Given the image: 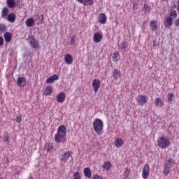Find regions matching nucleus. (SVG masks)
I'll use <instances>...</instances> for the list:
<instances>
[{"label": "nucleus", "instance_id": "4be33fe9", "mask_svg": "<svg viewBox=\"0 0 179 179\" xmlns=\"http://www.w3.org/2000/svg\"><path fill=\"white\" fill-rule=\"evenodd\" d=\"M52 93V86L46 87L45 90L43 91L44 96H51Z\"/></svg>", "mask_w": 179, "mask_h": 179}, {"label": "nucleus", "instance_id": "393cba45", "mask_svg": "<svg viewBox=\"0 0 179 179\" xmlns=\"http://www.w3.org/2000/svg\"><path fill=\"white\" fill-rule=\"evenodd\" d=\"M150 29L152 31H156V30H157V21L152 20L150 22Z\"/></svg>", "mask_w": 179, "mask_h": 179}, {"label": "nucleus", "instance_id": "864d4df0", "mask_svg": "<svg viewBox=\"0 0 179 179\" xmlns=\"http://www.w3.org/2000/svg\"><path fill=\"white\" fill-rule=\"evenodd\" d=\"M165 1H167V0H165Z\"/></svg>", "mask_w": 179, "mask_h": 179}, {"label": "nucleus", "instance_id": "ea45409f", "mask_svg": "<svg viewBox=\"0 0 179 179\" xmlns=\"http://www.w3.org/2000/svg\"><path fill=\"white\" fill-rule=\"evenodd\" d=\"M5 30H6V25L0 24V31H5Z\"/></svg>", "mask_w": 179, "mask_h": 179}, {"label": "nucleus", "instance_id": "72a5a7b5", "mask_svg": "<svg viewBox=\"0 0 179 179\" xmlns=\"http://www.w3.org/2000/svg\"><path fill=\"white\" fill-rule=\"evenodd\" d=\"M9 141H10V136L8 133L4 134V139H3V143H9Z\"/></svg>", "mask_w": 179, "mask_h": 179}, {"label": "nucleus", "instance_id": "6ab92c4d", "mask_svg": "<svg viewBox=\"0 0 179 179\" xmlns=\"http://www.w3.org/2000/svg\"><path fill=\"white\" fill-rule=\"evenodd\" d=\"M111 167H113V165L110 161L105 162L102 165V169H103V170H106V171L110 170Z\"/></svg>", "mask_w": 179, "mask_h": 179}, {"label": "nucleus", "instance_id": "bb28decb", "mask_svg": "<svg viewBox=\"0 0 179 179\" xmlns=\"http://www.w3.org/2000/svg\"><path fill=\"white\" fill-rule=\"evenodd\" d=\"M6 3L7 6L10 8H15V6H16V1H15V0H7Z\"/></svg>", "mask_w": 179, "mask_h": 179}, {"label": "nucleus", "instance_id": "dca6fc26", "mask_svg": "<svg viewBox=\"0 0 179 179\" xmlns=\"http://www.w3.org/2000/svg\"><path fill=\"white\" fill-rule=\"evenodd\" d=\"M6 20L10 23H15V21L16 20V15L13 13H9Z\"/></svg>", "mask_w": 179, "mask_h": 179}, {"label": "nucleus", "instance_id": "2f4dec72", "mask_svg": "<svg viewBox=\"0 0 179 179\" xmlns=\"http://www.w3.org/2000/svg\"><path fill=\"white\" fill-rule=\"evenodd\" d=\"M166 22H165V24L166 23H167L168 26H173V17L168 16L166 19Z\"/></svg>", "mask_w": 179, "mask_h": 179}, {"label": "nucleus", "instance_id": "7c9ffc66", "mask_svg": "<svg viewBox=\"0 0 179 179\" xmlns=\"http://www.w3.org/2000/svg\"><path fill=\"white\" fill-rule=\"evenodd\" d=\"M114 62H118L120 61V53L118 52H115L112 57Z\"/></svg>", "mask_w": 179, "mask_h": 179}, {"label": "nucleus", "instance_id": "37998d69", "mask_svg": "<svg viewBox=\"0 0 179 179\" xmlns=\"http://www.w3.org/2000/svg\"><path fill=\"white\" fill-rule=\"evenodd\" d=\"M38 17H39L40 23L43 24V22H44V15H41Z\"/></svg>", "mask_w": 179, "mask_h": 179}, {"label": "nucleus", "instance_id": "49530a36", "mask_svg": "<svg viewBox=\"0 0 179 179\" xmlns=\"http://www.w3.org/2000/svg\"><path fill=\"white\" fill-rule=\"evenodd\" d=\"M175 26L179 27V17L175 21Z\"/></svg>", "mask_w": 179, "mask_h": 179}, {"label": "nucleus", "instance_id": "f3484780", "mask_svg": "<svg viewBox=\"0 0 179 179\" xmlns=\"http://www.w3.org/2000/svg\"><path fill=\"white\" fill-rule=\"evenodd\" d=\"M101 40H103V35H101V34L96 32L94 34V43H100Z\"/></svg>", "mask_w": 179, "mask_h": 179}, {"label": "nucleus", "instance_id": "2eb2a0df", "mask_svg": "<svg viewBox=\"0 0 179 179\" xmlns=\"http://www.w3.org/2000/svg\"><path fill=\"white\" fill-rule=\"evenodd\" d=\"M69 157H71V152L67 151V152H64L61 155L60 160H61V162H66L68 160V159H69Z\"/></svg>", "mask_w": 179, "mask_h": 179}, {"label": "nucleus", "instance_id": "0eeeda50", "mask_svg": "<svg viewBox=\"0 0 179 179\" xmlns=\"http://www.w3.org/2000/svg\"><path fill=\"white\" fill-rule=\"evenodd\" d=\"M146 103H148V96L146 95H140L138 99V104L144 106Z\"/></svg>", "mask_w": 179, "mask_h": 179}, {"label": "nucleus", "instance_id": "6e6552de", "mask_svg": "<svg viewBox=\"0 0 179 179\" xmlns=\"http://www.w3.org/2000/svg\"><path fill=\"white\" fill-rule=\"evenodd\" d=\"M17 85L19 87H24V86H26V78L18 77L17 79Z\"/></svg>", "mask_w": 179, "mask_h": 179}, {"label": "nucleus", "instance_id": "3c124183", "mask_svg": "<svg viewBox=\"0 0 179 179\" xmlns=\"http://www.w3.org/2000/svg\"><path fill=\"white\" fill-rule=\"evenodd\" d=\"M0 99H2V92L0 91Z\"/></svg>", "mask_w": 179, "mask_h": 179}, {"label": "nucleus", "instance_id": "b1692460", "mask_svg": "<svg viewBox=\"0 0 179 179\" xmlns=\"http://www.w3.org/2000/svg\"><path fill=\"white\" fill-rule=\"evenodd\" d=\"M3 36L6 43H10L12 41V34L10 32H6Z\"/></svg>", "mask_w": 179, "mask_h": 179}, {"label": "nucleus", "instance_id": "c756f323", "mask_svg": "<svg viewBox=\"0 0 179 179\" xmlns=\"http://www.w3.org/2000/svg\"><path fill=\"white\" fill-rule=\"evenodd\" d=\"M128 48V43L127 42H122L120 45V50L121 51H123V52H125V50Z\"/></svg>", "mask_w": 179, "mask_h": 179}, {"label": "nucleus", "instance_id": "603ef678", "mask_svg": "<svg viewBox=\"0 0 179 179\" xmlns=\"http://www.w3.org/2000/svg\"><path fill=\"white\" fill-rule=\"evenodd\" d=\"M28 179H33V176H29Z\"/></svg>", "mask_w": 179, "mask_h": 179}, {"label": "nucleus", "instance_id": "de8ad7c7", "mask_svg": "<svg viewBox=\"0 0 179 179\" xmlns=\"http://www.w3.org/2000/svg\"><path fill=\"white\" fill-rule=\"evenodd\" d=\"M153 47H157V43H156V41H153Z\"/></svg>", "mask_w": 179, "mask_h": 179}, {"label": "nucleus", "instance_id": "f704fd0d", "mask_svg": "<svg viewBox=\"0 0 179 179\" xmlns=\"http://www.w3.org/2000/svg\"><path fill=\"white\" fill-rule=\"evenodd\" d=\"M170 16L176 19V17H177V11L174 9L171 10Z\"/></svg>", "mask_w": 179, "mask_h": 179}, {"label": "nucleus", "instance_id": "f257e3e1", "mask_svg": "<svg viewBox=\"0 0 179 179\" xmlns=\"http://www.w3.org/2000/svg\"><path fill=\"white\" fill-rule=\"evenodd\" d=\"M66 127L62 124L57 128V134L55 135V141L57 143H61L64 138L66 136Z\"/></svg>", "mask_w": 179, "mask_h": 179}, {"label": "nucleus", "instance_id": "c85d7f7f", "mask_svg": "<svg viewBox=\"0 0 179 179\" xmlns=\"http://www.w3.org/2000/svg\"><path fill=\"white\" fill-rule=\"evenodd\" d=\"M45 149L47 150V152H51V150L54 149V146L52 145V143H48L45 145Z\"/></svg>", "mask_w": 179, "mask_h": 179}, {"label": "nucleus", "instance_id": "a878e982", "mask_svg": "<svg viewBox=\"0 0 179 179\" xmlns=\"http://www.w3.org/2000/svg\"><path fill=\"white\" fill-rule=\"evenodd\" d=\"M115 142L116 148H121V146H122V145H124V141H122V138H116Z\"/></svg>", "mask_w": 179, "mask_h": 179}, {"label": "nucleus", "instance_id": "a211bd4d", "mask_svg": "<svg viewBox=\"0 0 179 179\" xmlns=\"http://www.w3.org/2000/svg\"><path fill=\"white\" fill-rule=\"evenodd\" d=\"M9 15V8L4 7L1 10V17L2 19H6Z\"/></svg>", "mask_w": 179, "mask_h": 179}, {"label": "nucleus", "instance_id": "58836bf2", "mask_svg": "<svg viewBox=\"0 0 179 179\" xmlns=\"http://www.w3.org/2000/svg\"><path fill=\"white\" fill-rule=\"evenodd\" d=\"M132 3H133L134 10H136V9H138V8H139V4L136 2V1H133Z\"/></svg>", "mask_w": 179, "mask_h": 179}, {"label": "nucleus", "instance_id": "aec40b11", "mask_svg": "<svg viewBox=\"0 0 179 179\" xmlns=\"http://www.w3.org/2000/svg\"><path fill=\"white\" fill-rule=\"evenodd\" d=\"M84 176L87 178H92V170H90V168H85L83 170Z\"/></svg>", "mask_w": 179, "mask_h": 179}, {"label": "nucleus", "instance_id": "ddd939ff", "mask_svg": "<svg viewBox=\"0 0 179 179\" xmlns=\"http://www.w3.org/2000/svg\"><path fill=\"white\" fill-rule=\"evenodd\" d=\"M64 62L68 65H72V62H73V57H72V55H71L69 54H66L64 56Z\"/></svg>", "mask_w": 179, "mask_h": 179}, {"label": "nucleus", "instance_id": "7ed1b4c3", "mask_svg": "<svg viewBox=\"0 0 179 179\" xmlns=\"http://www.w3.org/2000/svg\"><path fill=\"white\" fill-rule=\"evenodd\" d=\"M175 164L176 161H174L173 158H169V159L165 161L163 171L164 176H169V173H170V169H173V166Z\"/></svg>", "mask_w": 179, "mask_h": 179}, {"label": "nucleus", "instance_id": "9b49d317", "mask_svg": "<svg viewBox=\"0 0 179 179\" xmlns=\"http://www.w3.org/2000/svg\"><path fill=\"white\" fill-rule=\"evenodd\" d=\"M79 3H82L84 6H92L94 1L93 0H76Z\"/></svg>", "mask_w": 179, "mask_h": 179}, {"label": "nucleus", "instance_id": "a19ab883", "mask_svg": "<svg viewBox=\"0 0 179 179\" xmlns=\"http://www.w3.org/2000/svg\"><path fill=\"white\" fill-rule=\"evenodd\" d=\"M69 43H70V45H75L76 44L75 36H73L71 38Z\"/></svg>", "mask_w": 179, "mask_h": 179}, {"label": "nucleus", "instance_id": "412c9836", "mask_svg": "<svg viewBox=\"0 0 179 179\" xmlns=\"http://www.w3.org/2000/svg\"><path fill=\"white\" fill-rule=\"evenodd\" d=\"M112 76L114 79H118V78H121V71L119 69H114L113 72L112 73Z\"/></svg>", "mask_w": 179, "mask_h": 179}, {"label": "nucleus", "instance_id": "5701e85b", "mask_svg": "<svg viewBox=\"0 0 179 179\" xmlns=\"http://www.w3.org/2000/svg\"><path fill=\"white\" fill-rule=\"evenodd\" d=\"M35 23L36 22L34 21V20H33V18H29L25 22V24L27 27H33Z\"/></svg>", "mask_w": 179, "mask_h": 179}, {"label": "nucleus", "instance_id": "473e14b6", "mask_svg": "<svg viewBox=\"0 0 179 179\" xmlns=\"http://www.w3.org/2000/svg\"><path fill=\"white\" fill-rule=\"evenodd\" d=\"M143 10L145 13H150V10H152V8L148 4L145 3L143 6Z\"/></svg>", "mask_w": 179, "mask_h": 179}, {"label": "nucleus", "instance_id": "423d86ee", "mask_svg": "<svg viewBox=\"0 0 179 179\" xmlns=\"http://www.w3.org/2000/svg\"><path fill=\"white\" fill-rule=\"evenodd\" d=\"M150 174V167L149 166V164H146L143 169L142 177L143 179H148L149 178Z\"/></svg>", "mask_w": 179, "mask_h": 179}, {"label": "nucleus", "instance_id": "20e7f679", "mask_svg": "<svg viewBox=\"0 0 179 179\" xmlns=\"http://www.w3.org/2000/svg\"><path fill=\"white\" fill-rule=\"evenodd\" d=\"M157 145L161 149H166L170 146V140L166 136H162L158 139Z\"/></svg>", "mask_w": 179, "mask_h": 179}, {"label": "nucleus", "instance_id": "f8f14e48", "mask_svg": "<svg viewBox=\"0 0 179 179\" xmlns=\"http://www.w3.org/2000/svg\"><path fill=\"white\" fill-rule=\"evenodd\" d=\"M65 99H66V94L64 92H60L57 96V101L58 103H64V101H65Z\"/></svg>", "mask_w": 179, "mask_h": 179}, {"label": "nucleus", "instance_id": "4468645a", "mask_svg": "<svg viewBox=\"0 0 179 179\" xmlns=\"http://www.w3.org/2000/svg\"><path fill=\"white\" fill-rule=\"evenodd\" d=\"M58 79H59V76L57 74H55V75L49 77L46 80V83H54L55 82V80H58Z\"/></svg>", "mask_w": 179, "mask_h": 179}, {"label": "nucleus", "instance_id": "8fccbe9b", "mask_svg": "<svg viewBox=\"0 0 179 179\" xmlns=\"http://www.w3.org/2000/svg\"><path fill=\"white\" fill-rule=\"evenodd\" d=\"M123 179H129V176H123Z\"/></svg>", "mask_w": 179, "mask_h": 179}, {"label": "nucleus", "instance_id": "c03bdc74", "mask_svg": "<svg viewBox=\"0 0 179 179\" xmlns=\"http://www.w3.org/2000/svg\"><path fill=\"white\" fill-rule=\"evenodd\" d=\"M15 121H16V122L20 124V122H21V121H22V117L20 116H17L15 118Z\"/></svg>", "mask_w": 179, "mask_h": 179}, {"label": "nucleus", "instance_id": "39448f33", "mask_svg": "<svg viewBox=\"0 0 179 179\" xmlns=\"http://www.w3.org/2000/svg\"><path fill=\"white\" fill-rule=\"evenodd\" d=\"M27 40L29 43V45L32 47V48H34L35 50L40 48L38 41H37L33 35L29 36Z\"/></svg>", "mask_w": 179, "mask_h": 179}, {"label": "nucleus", "instance_id": "f03ea898", "mask_svg": "<svg viewBox=\"0 0 179 179\" xmlns=\"http://www.w3.org/2000/svg\"><path fill=\"white\" fill-rule=\"evenodd\" d=\"M94 130L96 131L97 135H103V127L104 124L103 121L99 118L95 119L92 123Z\"/></svg>", "mask_w": 179, "mask_h": 179}, {"label": "nucleus", "instance_id": "e433bc0d", "mask_svg": "<svg viewBox=\"0 0 179 179\" xmlns=\"http://www.w3.org/2000/svg\"><path fill=\"white\" fill-rule=\"evenodd\" d=\"M174 98V94L173 93H169L167 95L168 102L170 103L173 101V99Z\"/></svg>", "mask_w": 179, "mask_h": 179}, {"label": "nucleus", "instance_id": "cd10ccee", "mask_svg": "<svg viewBox=\"0 0 179 179\" xmlns=\"http://www.w3.org/2000/svg\"><path fill=\"white\" fill-rule=\"evenodd\" d=\"M155 103L156 107H162L164 106L163 101H162V99H160V98H156Z\"/></svg>", "mask_w": 179, "mask_h": 179}, {"label": "nucleus", "instance_id": "a18cd8bd", "mask_svg": "<svg viewBox=\"0 0 179 179\" xmlns=\"http://www.w3.org/2000/svg\"><path fill=\"white\" fill-rule=\"evenodd\" d=\"M5 43L3 41V38L2 36H0V47H2V45Z\"/></svg>", "mask_w": 179, "mask_h": 179}, {"label": "nucleus", "instance_id": "4c0bfd02", "mask_svg": "<svg viewBox=\"0 0 179 179\" xmlns=\"http://www.w3.org/2000/svg\"><path fill=\"white\" fill-rule=\"evenodd\" d=\"M73 179H82V177H80V173L79 171H76L73 173Z\"/></svg>", "mask_w": 179, "mask_h": 179}, {"label": "nucleus", "instance_id": "c9c22d12", "mask_svg": "<svg viewBox=\"0 0 179 179\" xmlns=\"http://www.w3.org/2000/svg\"><path fill=\"white\" fill-rule=\"evenodd\" d=\"M129 173H131V169L126 168L123 173V177H129Z\"/></svg>", "mask_w": 179, "mask_h": 179}, {"label": "nucleus", "instance_id": "79ce46f5", "mask_svg": "<svg viewBox=\"0 0 179 179\" xmlns=\"http://www.w3.org/2000/svg\"><path fill=\"white\" fill-rule=\"evenodd\" d=\"M92 179H103V178L100 175L95 174L93 176Z\"/></svg>", "mask_w": 179, "mask_h": 179}, {"label": "nucleus", "instance_id": "9d476101", "mask_svg": "<svg viewBox=\"0 0 179 179\" xmlns=\"http://www.w3.org/2000/svg\"><path fill=\"white\" fill-rule=\"evenodd\" d=\"M98 20L101 24H106L107 23V15L104 13H101L98 16Z\"/></svg>", "mask_w": 179, "mask_h": 179}, {"label": "nucleus", "instance_id": "09e8293b", "mask_svg": "<svg viewBox=\"0 0 179 179\" xmlns=\"http://www.w3.org/2000/svg\"><path fill=\"white\" fill-rule=\"evenodd\" d=\"M22 6V4H21L20 1H18L17 6L19 8V6Z\"/></svg>", "mask_w": 179, "mask_h": 179}, {"label": "nucleus", "instance_id": "1a4fd4ad", "mask_svg": "<svg viewBox=\"0 0 179 179\" xmlns=\"http://www.w3.org/2000/svg\"><path fill=\"white\" fill-rule=\"evenodd\" d=\"M92 87L94 88V92L97 93L99 89H100V80L94 79L92 81Z\"/></svg>", "mask_w": 179, "mask_h": 179}]
</instances>
